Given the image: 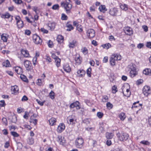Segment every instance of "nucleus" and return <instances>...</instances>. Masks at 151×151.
Returning a JSON list of instances; mask_svg holds the SVG:
<instances>
[{"label":"nucleus","instance_id":"obj_1","mask_svg":"<svg viewBox=\"0 0 151 151\" xmlns=\"http://www.w3.org/2000/svg\"><path fill=\"white\" fill-rule=\"evenodd\" d=\"M61 6L64 7L65 10L67 13H68L70 12V10L72 8V5L69 2L66 1L65 3L61 2Z\"/></svg>","mask_w":151,"mask_h":151},{"label":"nucleus","instance_id":"obj_2","mask_svg":"<svg viewBox=\"0 0 151 151\" xmlns=\"http://www.w3.org/2000/svg\"><path fill=\"white\" fill-rule=\"evenodd\" d=\"M83 140L81 137L77 138L76 140L75 144L77 148H81L83 145Z\"/></svg>","mask_w":151,"mask_h":151},{"label":"nucleus","instance_id":"obj_3","mask_svg":"<svg viewBox=\"0 0 151 151\" xmlns=\"http://www.w3.org/2000/svg\"><path fill=\"white\" fill-rule=\"evenodd\" d=\"M32 39L33 42L36 44H41L42 42V40L37 34H34L33 35Z\"/></svg>","mask_w":151,"mask_h":151},{"label":"nucleus","instance_id":"obj_4","mask_svg":"<svg viewBox=\"0 0 151 151\" xmlns=\"http://www.w3.org/2000/svg\"><path fill=\"white\" fill-rule=\"evenodd\" d=\"M142 91L144 94L146 96H148L151 93L150 87L147 86H144L142 89Z\"/></svg>","mask_w":151,"mask_h":151},{"label":"nucleus","instance_id":"obj_5","mask_svg":"<svg viewBox=\"0 0 151 151\" xmlns=\"http://www.w3.org/2000/svg\"><path fill=\"white\" fill-rule=\"evenodd\" d=\"M24 64L28 71L31 70L32 68V63L31 62L28 60H24Z\"/></svg>","mask_w":151,"mask_h":151},{"label":"nucleus","instance_id":"obj_6","mask_svg":"<svg viewBox=\"0 0 151 151\" xmlns=\"http://www.w3.org/2000/svg\"><path fill=\"white\" fill-rule=\"evenodd\" d=\"M87 35L89 38H93L95 36V32L94 30L92 29H89L87 30Z\"/></svg>","mask_w":151,"mask_h":151},{"label":"nucleus","instance_id":"obj_7","mask_svg":"<svg viewBox=\"0 0 151 151\" xmlns=\"http://www.w3.org/2000/svg\"><path fill=\"white\" fill-rule=\"evenodd\" d=\"M118 12V10L117 9L115 8L110 9L109 11V14L113 16H116Z\"/></svg>","mask_w":151,"mask_h":151},{"label":"nucleus","instance_id":"obj_8","mask_svg":"<svg viewBox=\"0 0 151 151\" xmlns=\"http://www.w3.org/2000/svg\"><path fill=\"white\" fill-rule=\"evenodd\" d=\"M65 126L63 123H60L58 126L57 131L59 133H61L65 129Z\"/></svg>","mask_w":151,"mask_h":151},{"label":"nucleus","instance_id":"obj_9","mask_svg":"<svg viewBox=\"0 0 151 151\" xmlns=\"http://www.w3.org/2000/svg\"><path fill=\"white\" fill-rule=\"evenodd\" d=\"M125 33L127 35H131L133 34V32L132 29L129 27L124 28V29Z\"/></svg>","mask_w":151,"mask_h":151},{"label":"nucleus","instance_id":"obj_10","mask_svg":"<svg viewBox=\"0 0 151 151\" xmlns=\"http://www.w3.org/2000/svg\"><path fill=\"white\" fill-rule=\"evenodd\" d=\"M63 68L65 72L70 73L71 70V68L68 63H65L63 66Z\"/></svg>","mask_w":151,"mask_h":151},{"label":"nucleus","instance_id":"obj_11","mask_svg":"<svg viewBox=\"0 0 151 151\" xmlns=\"http://www.w3.org/2000/svg\"><path fill=\"white\" fill-rule=\"evenodd\" d=\"M75 60L76 64L77 65H79L82 62V58L79 55L78 56L76 55L75 58Z\"/></svg>","mask_w":151,"mask_h":151},{"label":"nucleus","instance_id":"obj_12","mask_svg":"<svg viewBox=\"0 0 151 151\" xmlns=\"http://www.w3.org/2000/svg\"><path fill=\"white\" fill-rule=\"evenodd\" d=\"M133 68H131V70L130 73V76L132 78L134 77L137 74V72L136 71V68L133 67Z\"/></svg>","mask_w":151,"mask_h":151},{"label":"nucleus","instance_id":"obj_13","mask_svg":"<svg viewBox=\"0 0 151 151\" xmlns=\"http://www.w3.org/2000/svg\"><path fill=\"white\" fill-rule=\"evenodd\" d=\"M48 26L50 28V29L51 30H54L55 28L56 24L55 22H49L47 24Z\"/></svg>","mask_w":151,"mask_h":151},{"label":"nucleus","instance_id":"obj_14","mask_svg":"<svg viewBox=\"0 0 151 151\" xmlns=\"http://www.w3.org/2000/svg\"><path fill=\"white\" fill-rule=\"evenodd\" d=\"M67 120L68 123L69 124H75L76 119L73 118H71L70 116L68 117Z\"/></svg>","mask_w":151,"mask_h":151},{"label":"nucleus","instance_id":"obj_15","mask_svg":"<svg viewBox=\"0 0 151 151\" xmlns=\"http://www.w3.org/2000/svg\"><path fill=\"white\" fill-rule=\"evenodd\" d=\"M36 117V115L33 114L30 117V122L33 123L35 125L37 123V119L34 118Z\"/></svg>","mask_w":151,"mask_h":151},{"label":"nucleus","instance_id":"obj_16","mask_svg":"<svg viewBox=\"0 0 151 151\" xmlns=\"http://www.w3.org/2000/svg\"><path fill=\"white\" fill-rule=\"evenodd\" d=\"M8 37L9 35L7 34H2L1 35V39L3 40V42H6Z\"/></svg>","mask_w":151,"mask_h":151},{"label":"nucleus","instance_id":"obj_17","mask_svg":"<svg viewBox=\"0 0 151 151\" xmlns=\"http://www.w3.org/2000/svg\"><path fill=\"white\" fill-rule=\"evenodd\" d=\"M22 54L24 56L25 58H27L29 56V54L28 51L27 50L22 49L21 50Z\"/></svg>","mask_w":151,"mask_h":151},{"label":"nucleus","instance_id":"obj_18","mask_svg":"<svg viewBox=\"0 0 151 151\" xmlns=\"http://www.w3.org/2000/svg\"><path fill=\"white\" fill-rule=\"evenodd\" d=\"M85 72L83 70H79L77 71L78 76L80 77H83L85 74Z\"/></svg>","mask_w":151,"mask_h":151},{"label":"nucleus","instance_id":"obj_19","mask_svg":"<svg viewBox=\"0 0 151 151\" xmlns=\"http://www.w3.org/2000/svg\"><path fill=\"white\" fill-rule=\"evenodd\" d=\"M112 58H114L116 61L120 60L121 59V56L119 54H114L111 56Z\"/></svg>","mask_w":151,"mask_h":151},{"label":"nucleus","instance_id":"obj_20","mask_svg":"<svg viewBox=\"0 0 151 151\" xmlns=\"http://www.w3.org/2000/svg\"><path fill=\"white\" fill-rule=\"evenodd\" d=\"M18 88L17 86H15L12 87L11 91L12 92V93L17 94L18 93Z\"/></svg>","mask_w":151,"mask_h":151},{"label":"nucleus","instance_id":"obj_21","mask_svg":"<svg viewBox=\"0 0 151 151\" xmlns=\"http://www.w3.org/2000/svg\"><path fill=\"white\" fill-rule=\"evenodd\" d=\"M27 142L29 145H32L34 142V139L32 137H29L27 139Z\"/></svg>","mask_w":151,"mask_h":151},{"label":"nucleus","instance_id":"obj_22","mask_svg":"<svg viewBox=\"0 0 151 151\" xmlns=\"http://www.w3.org/2000/svg\"><path fill=\"white\" fill-rule=\"evenodd\" d=\"M99 9L100 12L104 13L107 10L106 6L104 5H101L99 8Z\"/></svg>","mask_w":151,"mask_h":151},{"label":"nucleus","instance_id":"obj_23","mask_svg":"<svg viewBox=\"0 0 151 151\" xmlns=\"http://www.w3.org/2000/svg\"><path fill=\"white\" fill-rule=\"evenodd\" d=\"M15 72L18 74L21 75L23 73L22 69L21 67H18L15 68Z\"/></svg>","mask_w":151,"mask_h":151},{"label":"nucleus","instance_id":"obj_24","mask_svg":"<svg viewBox=\"0 0 151 151\" xmlns=\"http://www.w3.org/2000/svg\"><path fill=\"white\" fill-rule=\"evenodd\" d=\"M143 73L145 75H151V70L150 68H146L143 71Z\"/></svg>","mask_w":151,"mask_h":151},{"label":"nucleus","instance_id":"obj_25","mask_svg":"<svg viewBox=\"0 0 151 151\" xmlns=\"http://www.w3.org/2000/svg\"><path fill=\"white\" fill-rule=\"evenodd\" d=\"M58 141L59 142L60 144L63 145L65 143V141L62 139V137L59 136L58 137Z\"/></svg>","mask_w":151,"mask_h":151},{"label":"nucleus","instance_id":"obj_26","mask_svg":"<svg viewBox=\"0 0 151 151\" xmlns=\"http://www.w3.org/2000/svg\"><path fill=\"white\" fill-rule=\"evenodd\" d=\"M119 117L121 120L123 121L126 118V115L124 113L121 112L119 115Z\"/></svg>","mask_w":151,"mask_h":151},{"label":"nucleus","instance_id":"obj_27","mask_svg":"<svg viewBox=\"0 0 151 151\" xmlns=\"http://www.w3.org/2000/svg\"><path fill=\"white\" fill-rule=\"evenodd\" d=\"M66 27L68 28L66 29L67 31H71L73 29V27L72 25L69 23L68 22L66 24Z\"/></svg>","mask_w":151,"mask_h":151},{"label":"nucleus","instance_id":"obj_28","mask_svg":"<svg viewBox=\"0 0 151 151\" xmlns=\"http://www.w3.org/2000/svg\"><path fill=\"white\" fill-rule=\"evenodd\" d=\"M56 119L54 118H52L49 119V122L51 126H53L55 124V123L56 122Z\"/></svg>","mask_w":151,"mask_h":151},{"label":"nucleus","instance_id":"obj_29","mask_svg":"<svg viewBox=\"0 0 151 151\" xmlns=\"http://www.w3.org/2000/svg\"><path fill=\"white\" fill-rule=\"evenodd\" d=\"M114 134L112 133L106 132V137L107 139H111L113 137Z\"/></svg>","mask_w":151,"mask_h":151},{"label":"nucleus","instance_id":"obj_30","mask_svg":"<svg viewBox=\"0 0 151 151\" xmlns=\"http://www.w3.org/2000/svg\"><path fill=\"white\" fill-rule=\"evenodd\" d=\"M139 101H138L137 102L134 103L133 104L132 106V108L133 107L137 108L138 107L141 106L142 105V104H139Z\"/></svg>","mask_w":151,"mask_h":151},{"label":"nucleus","instance_id":"obj_31","mask_svg":"<svg viewBox=\"0 0 151 151\" xmlns=\"http://www.w3.org/2000/svg\"><path fill=\"white\" fill-rule=\"evenodd\" d=\"M81 52L84 55H86L88 53V50L86 47H82L81 49Z\"/></svg>","mask_w":151,"mask_h":151},{"label":"nucleus","instance_id":"obj_32","mask_svg":"<svg viewBox=\"0 0 151 151\" xmlns=\"http://www.w3.org/2000/svg\"><path fill=\"white\" fill-rule=\"evenodd\" d=\"M63 37L62 35H59L58 36L57 40L58 42H61L63 41Z\"/></svg>","mask_w":151,"mask_h":151},{"label":"nucleus","instance_id":"obj_33","mask_svg":"<svg viewBox=\"0 0 151 151\" xmlns=\"http://www.w3.org/2000/svg\"><path fill=\"white\" fill-rule=\"evenodd\" d=\"M20 78L22 81L26 82H28V81L26 77L24 75L21 74Z\"/></svg>","mask_w":151,"mask_h":151},{"label":"nucleus","instance_id":"obj_34","mask_svg":"<svg viewBox=\"0 0 151 151\" xmlns=\"http://www.w3.org/2000/svg\"><path fill=\"white\" fill-rule=\"evenodd\" d=\"M120 7L123 10L126 11L128 9L127 5L125 4H122L120 5Z\"/></svg>","mask_w":151,"mask_h":151},{"label":"nucleus","instance_id":"obj_35","mask_svg":"<svg viewBox=\"0 0 151 151\" xmlns=\"http://www.w3.org/2000/svg\"><path fill=\"white\" fill-rule=\"evenodd\" d=\"M60 59L58 58L55 60V62L56 63V65L57 67H59L60 66Z\"/></svg>","mask_w":151,"mask_h":151},{"label":"nucleus","instance_id":"obj_36","mask_svg":"<svg viewBox=\"0 0 151 151\" xmlns=\"http://www.w3.org/2000/svg\"><path fill=\"white\" fill-rule=\"evenodd\" d=\"M116 61L114 58H112V57L111 56L110 59V65H111L114 66L115 65V61Z\"/></svg>","mask_w":151,"mask_h":151},{"label":"nucleus","instance_id":"obj_37","mask_svg":"<svg viewBox=\"0 0 151 151\" xmlns=\"http://www.w3.org/2000/svg\"><path fill=\"white\" fill-rule=\"evenodd\" d=\"M11 15L9 13L6 12L2 15V17L4 18H9Z\"/></svg>","mask_w":151,"mask_h":151},{"label":"nucleus","instance_id":"obj_38","mask_svg":"<svg viewBox=\"0 0 151 151\" xmlns=\"http://www.w3.org/2000/svg\"><path fill=\"white\" fill-rule=\"evenodd\" d=\"M3 65L4 66H5L6 67H9L10 65V62L7 60H6L4 62H3Z\"/></svg>","mask_w":151,"mask_h":151},{"label":"nucleus","instance_id":"obj_39","mask_svg":"<svg viewBox=\"0 0 151 151\" xmlns=\"http://www.w3.org/2000/svg\"><path fill=\"white\" fill-rule=\"evenodd\" d=\"M91 67L89 68L86 70V73L88 77H90L91 76Z\"/></svg>","mask_w":151,"mask_h":151},{"label":"nucleus","instance_id":"obj_40","mask_svg":"<svg viewBox=\"0 0 151 151\" xmlns=\"http://www.w3.org/2000/svg\"><path fill=\"white\" fill-rule=\"evenodd\" d=\"M73 103L74 104V105L75 106V107L76 108L77 110H79L80 109V103L78 101H76L75 102Z\"/></svg>","mask_w":151,"mask_h":151},{"label":"nucleus","instance_id":"obj_41","mask_svg":"<svg viewBox=\"0 0 151 151\" xmlns=\"http://www.w3.org/2000/svg\"><path fill=\"white\" fill-rule=\"evenodd\" d=\"M17 25L18 28H22L23 26V22L22 20H20L19 23L17 24Z\"/></svg>","mask_w":151,"mask_h":151},{"label":"nucleus","instance_id":"obj_42","mask_svg":"<svg viewBox=\"0 0 151 151\" xmlns=\"http://www.w3.org/2000/svg\"><path fill=\"white\" fill-rule=\"evenodd\" d=\"M109 100L108 97L106 96H103L102 99V101L104 102H106L108 101Z\"/></svg>","mask_w":151,"mask_h":151},{"label":"nucleus","instance_id":"obj_43","mask_svg":"<svg viewBox=\"0 0 151 151\" xmlns=\"http://www.w3.org/2000/svg\"><path fill=\"white\" fill-rule=\"evenodd\" d=\"M122 137L124 139V140H126L128 139L129 135L128 134L124 133L122 134Z\"/></svg>","mask_w":151,"mask_h":151},{"label":"nucleus","instance_id":"obj_44","mask_svg":"<svg viewBox=\"0 0 151 151\" xmlns=\"http://www.w3.org/2000/svg\"><path fill=\"white\" fill-rule=\"evenodd\" d=\"M117 136L119 139L121 141H123L124 140V139L123 138L122 135H121L120 133L117 134Z\"/></svg>","mask_w":151,"mask_h":151},{"label":"nucleus","instance_id":"obj_45","mask_svg":"<svg viewBox=\"0 0 151 151\" xmlns=\"http://www.w3.org/2000/svg\"><path fill=\"white\" fill-rule=\"evenodd\" d=\"M54 92L52 91H51L49 93V96L51 99H54Z\"/></svg>","mask_w":151,"mask_h":151},{"label":"nucleus","instance_id":"obj_46","mask_svg":"<svg viewBox=\"0 0 151 151\" xmlns=\"http://www.w3.org/2000/svg\"><path fill=\"white\" fill-rule=\"evenodd\" d=\"M140 143L146 145H149L150 144V142L146 140H143L140 142Z\"/></svg>","mask_w":151,"mask_h":151},{"label":"nucleus","instance_id":"obj_47","mask_svg":"<svg viewBox=\"0 0 151 151\" xmlns=\"http://www.w3.org/2000/svg\"><path fill=\"white\" fill-rule=\"evenodd\" d=\"M112 92L113 93H115L117 91V88L116 87L115 85H114L112 87Z\"/></svg>","mask_w":151,"mask_h":151},{"label":"nucleus","instance_id":"obj_48","mask_svg":"<svg viewBox=\"0 0 151 151\" xmlns=\"http://www.w3.org/2000/svg\"><path fill=\"white\" fill-rule=\"evenodd\" d=\"M59 8V6L58 4H55L52 7V9L53 10H58Z\"/></svg>","mask_w":151,"mask_h":151},{"label":"nucleus","instance_id":"obj_49","mask_svg":"<svg viewBox=\"0 0 151 151\" xmlns=\"http://www.w3.org/2000/svg\"><path fill=\"white\" fill-rule=\"evenodd\" d=\"M11 134L13 137H17L19 136V134L15 132H11Z\"/></svg>","mask_w":151,"mask_h":151},{"label":"nucleus","instance_id":"obj_50","mask_svg":"<svg viewBox=\"0 0 151 151\" xmlns=\"http://www.w3.org/2000/svg\"><path fill=\"white\" fill-rule=\"evenodd\" d=\"M106 106L109 109H111L113 107V105L109 102H108L106 104Z\"/></svg>","mask_w":151,"mask_h":151},{"label":"nucleus","instance_id":"obj_51","mask_svg":"<svg viewBox=\"0 0 151 151\" xmlns=\"http://www.w3.org/2000/svg\"><path fill=\"white\" fill-rule=\"evenodd\" d=\"M76 27L77 29L79 32H81L83 31V29L82 26L81 25L77 26Z\"/></svg>","mask_w":151,"mask_h":151},{"label":"nucleus","instance_id":"obj_52","mask_svg":"<svg viewBox=\"0 0 151 151\" xmlns=\"http://www.w3.org/2000/svg\"><path fill=\"white\" fill-rule=\"evenodd\" d=\"M103 116V114L100 112H97V116L99 119L101 118Z\"/></svg>","mask_w":151,"mask_h":151},{"label":"nucleus","instance_id":"obj_53","mask_svg":"<svg viewBox=\"0 0 151 151\" xmlns=\"http://www.w3.org/2000/svg\"><path fill=\"white\" fill-rule=\"evenodd\" d=\"M2 121L3 124L6 126L7 125L8 122L7 119L5 118H3L2 119Z\"/></svg>","mask_w":151,"mask_h":151},{"label":"nucleus","instance_id":"obj_54","mask_svg":"<svg viewBox=\"0 0 151 151\" xmlns=\"http://www.w3.org/2000/svg\"><path fill=\"white\" fill-rule=\"evenodd\" d=\"M36 84L39 86H41L42 84V80L41 79H38L36 82Z\"/></svg>","mask_w":151,"mask_h":151},{"label":"nucleus","instance_id":"obj_55","mask_svg":"<svg viewBox=\"0 0 151 151\" xmlns=\"http://www.w3.org/2000/svg\"><path fill=\"white\" fill-rule=\"evenodd\" d=\"M145 45L147 48L151 49V42H147Z\"/></svg>","mask_w":151,"mask_h":151},{"label":"nucleus","instance_id":"obj_56","mask_svg":"<svg viewBox=\"0 0 151 151\" xmlns=\"http://www.w3.org/2000/svg\"><path fill=\"white\" fill-rule=\"evenodd\" d=\"M61 19L63 20H66L68 19V17L65 14H62Z\"/></svg>","mask_w":151,"mask_h":151},{"label":"nucleus","instance_id":"obj_57","mask_svg":"<svg viewBox=\"0 0 151 151\" xmlns=\"http://www.w3.org/2000/svg\"><path fill=\"white\" fill-rule=\"evenodd\" d=\"M6 105L4 100L0 101V106L1 107L4 106Z\"/></svg>","mask_w":151,"mask_h":151},{"label":"nucleus","instance_id":"obj_58","mask_svg":"<svg viewBox=\"0 0 151 151\" xmlns=\"http://www.w3.org/2000/svg\"><path fill=\"white\" fill-rule=\"evenodd\" d=\"M40 30L41 31L44 33L47 34L48 32V31L44 28H41Z\"/></svg>","mask_w":151,"mask_h":151},{"label":"nucleus","instance_id":"obj_59","mask_svg":"<svg viewBox=\"0 0 151 151\" xmlns=\"http://www.w3.org/2000/svg\"><path fill=\"white\" fill-rule=\"evenodd\" d=\"M29 113L27 111L25 112V114L23 116V117L24 119H27L28 118V115Z\"/></svg>","mask_w":151,"mask_h":151},{"label":"nucleus","instance_id":"obj_60","mask_svg":"<svg viewBox=\"0 0 151 151\" xmlns=\"http://www.w3.org/2000/svg\"><path fill=\"white\" fill-rule=\"evenodd\" d=\"M52 43H53L52 42V41H51V40H49L47 43L48 47H50V48L52 47L53 46Z\"/></svg>","mask_w":151,"mask_h":151},{"label":"nucleus","instance_id":"obj_61","mask_svg":"<svg viewBox=\"0 0 151 151\" xmlns=\"http://www.w3.org/2000/svg\"><path fill=\"white\" fill-rule=\"evenodd\" d=\"M142 28L145 32H147L148 31V28L146 25H143L142 26Z\"/></svg>","mask_w":151,"mask_h":151},{"label":"nucleus","instance_id":"obj_62","mask_svg":"<svg viewBox=\"0 0 151 151\" xmlns=\"http://www.w3.org/2000/svg\"><path fill=\"white\" fill-rule=\"evenodd\" d=\"M36 101L37 102V103L41 106H43L44 103L45 102V101L42 102L37 99H36Z\"/></svg>","mask_w":151,"mask_h":151},{"label":"nucleus","instance_id":"obj_63","mask_svg":"<svg viewBox=\"0 0 151 151\" xmlns=\"http://www.w3.org/2000/svg\"><path fill=\"white\" fill-rule=\"evenodd\" d=\"M37 58H36V57H34L33 58V59H32L33 63V65H35L36 64V63L37 61Z\"/></svg>","mask_w":151,"mask_h":151},{"label":"nucleus","instance_id":"obj_64","mask_svg":"<svg viewBox=\"0 0 151 151\" xmlns=\"http://www.w3.org/2000/svg\"><path fill=\"white\" fill-rule=\"evenodd\" d=\"M31 33L30 30H26L25 31V34L28 35H29Z\"/></svg>","mask_w":151,"mask_h":151}]
</instances>
